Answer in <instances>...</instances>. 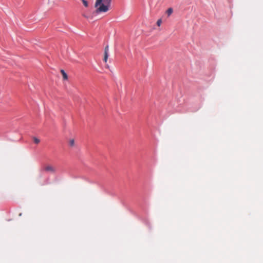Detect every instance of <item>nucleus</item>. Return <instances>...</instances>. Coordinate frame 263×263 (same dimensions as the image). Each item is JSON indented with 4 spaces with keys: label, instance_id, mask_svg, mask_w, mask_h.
Listing matches in <instances>:
<instances>
[{
    "label": "nucleus",
    "instance_id": "nucleus-5",
    "mask_svg": "<svg viewBox=\"0 0 263 263\" xmlns=\"http://www.w3.org/2000/svg\"><path fill=\"white\" fill-rule=\"evenodd\" d=\"M173 12V9L172 8H170L167 10L166 13L167 14V15L169 16L172 14Z\"/></svg>",
    "mask_w": 263,
    "mask_h": 263
},
{
    "label": "nucleus",
    "instance_id": "nucleus-1",
    "mask_svg": "<svg viewBox=\"0 0 263 263\" xmlns=\"http://www.w3.org/2000/svg\"><path fill=\"white\" fill-rule=\"evenodd\" d=\"M111 0H96L95 7L97 13H105L107 12L110 7Z\"/></svg>",
    "mask_w": 263,
    "mask_h": 263
},
{
    "label": "nucleus",
    "instance_id": "nucleus-6",
    "mask_svg": "<svg viewBox=\"0 0 263 263\" xmlns=\"http://www.w3.org/2000/svg\"><path fill=\"white\" fill-rule=\"evenodd\" d=\"M69 145L70 146H73L74 145V140L73 139H71L69 141Z\"/></svg>",
    "mask_w": 263,
    "mask_h": 263
},
{
    "label": "nucleus",
    "instance_id": "nucleus-9",
    "mask_svg": "<svg viewBox=\"0 0 263 263\" xmlns=\"http://www.w3.org/2000/svg\"><path fill=\"white\" fill-rule=\"evenodd\" d=\"M162 24V20L161 19H159L157 22V25L158 26H160Z\"/></svg>",
    "mask_w": 263,
    "mask_h": 263
},
{
    "label": "nucleus",
    "instance_id": "nucleus-4",
    "mask_svg": "<svg viewBox=\"0 0 263 263\" xmlns=\"http://www.w3.org/2000/svg\"><path fill=\"white\" fill-rule=\"evenodd\" d=\"M61 72L62 74L63 78L64 80L68 79V76L63 69L61 70Z\"/></svg>",
    "mask_w": 263,
    "mask_h": 263
},
{
    "label": "nucleus",
    "instance_id": "nucleus-3",
    "mask_svg": "<svg viewBox=\"0 0 263 263\" xmlns=\"http://www.w3.org/2000/svg\"><path fill=\"white\" fill-rule=\"evenodd\" d=\"M44 169L45 171L47 172H50L52 173H54L55 172V169L51 165H47L45 167Z\"/></svg>",
    "mask_w": 263,
    "mask_h": 263
},
{
    "label": "nucleus",
    "instance_id": "nucleus-7",
    "mask_svg": "<svg viewBox=\"0 0 263 263\" xmlns=\"http://www.w3.org/2000/svg\"><path fill=\"white\" fill-rule=\"evenodd\" d=\"M33 140L34 142L36 144H38L40 142V140L36 137H33Z\"/></svg>",
    "mask_w": 263,
    "mask_h": 263
},
{
    "label": "nucleus",
    "instance_id": "nucleus-8",
    "mask_svg": "<svg viewBox=\"0 0 263 263\" xmlns=\"http://www.w3.org/2000/svg\"><path fill=\"white\" fill-rule=\"evenodd\" d=\"M81 1L85 7H87L88 6V3L87 1H86V0H81Z\"/></svg>",
    "mask_w": 263,
    "mask_h": 263
},
{
    "label": "nucleus",
    "instance_id": "nucleus-2",
    "mask_svg": "<svg viewBox=\"0 0 263 263\" xmlns=\"http://www.w3.org/2000/svg\"><path fill=\"white\" fill-rule=\"evenodd\" d=\"M108 51H109V47L108 46H106L104 49V61L106 63L107 61L108 57Z\"/></svg>",
    "mask_w": 263,
    "mask_h": 263
}]
</instances>
